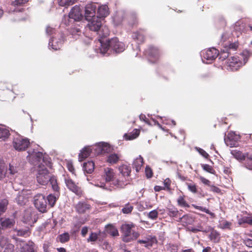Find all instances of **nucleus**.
<instances>
[{
  "label": "nucleus",
  "instance_id": "f3484780",
  "mask_svg": "<svg viewBox=\"0 0 252 252\" xmlns=\"http://www.w3.org/2000/svg\"><path fill=\"white\" fill-rule=\"evenodd\" d=\"M68 17L70 19H74L75 21L80 20L83 18L80 8L77 6L73 7L69 13Z\"/></svg>",
  "mask_w": 252,
  "mask_h": 252
},
{
  "label": "nucleus",
  "instance_id": "2eb2a0df",
  "mask_svg": "<svg viewBox=\"0 0 252 252\" xmlns=\"http://www.w3.org/2000/svg\"><path fill=\"white\" fill-rule=\"evenodd\" d=\"M29 161L33 164H35L37 162L39 161L42 159L43 161L45 162V158L43 157V154L40 152H36L34 150L28 152Z\"/></svg>",
  "mask_w": 252,
  "mask_h": 252
},
{
  "label": "nucleus",
  "instance_id": "20e7f679",
  "mask_svg": "<svg viewBox=\"0 0 252 252\" xmlns=\"http://www.w3.org/2000/svg\"><path fill=\"white\" fill-rule=\"evenodd\" d=\"M37 172L36 180L37 182L42 185L47 184L52 177L45 166L42 164H39Z\"/></svg>",
  "mask_w": 252,
  "mask_h": 252
},
{
  "label": "nucleus",
  "instance_id": "b1692460",
  "mask_svg": "<svg viewBox=\"0 0 252 252\" xmlns=\"http://www.w3.org/2000/svg\"><path fill=\"white\" fill-rule=\"evenodd\" d=\"M15 222V220L13 219L5 218L1 219L0 220V224L3 228H8L13 227Z\"/></svg>",
  "mask_w": 252,
  "mask_h": 252
},
{
  "label": "nucleus",
  "instance_id": "3c124183",
  "mask_svg": "<svg viewBox=\"0 0 252 252\" xmlns=\"http://www.w3.org/2000/svg\"><path fill=\"white\" fill-rule=\"evenodd\" d=\"M211 231L210 234V238L213 240H216L219 236V234L212 228H209V230H208V231Z\"/></svg>",
  "mask_w": 252,
  "mask_h": 252
},
{
  "label": "nucleus",
  "instance_id": "aec40b11",
  "mask_svg": "<svg viewBox=\"0 0 252 252\" xmlns=\"http://www.w3.org/2000/svg\"><path fill=\"white\" fill-rule=\"evenodd\" d=\"M63 43V38L61 37V38L56 39L53 38L49 40V47H51L54 50H57L60 49Z\"/></svg>",
  "mask_w": 252,
  "mask_h": 252
},
{
  "label": "nucleus",
  "instance_id": "13d9d810",
  "mask_svg": "<svg viewBox=\"0 0 252 252\" xmlns=\"http://www.w3.org/2000/svg\"><path fill=\"white\" fill-rule=\"evenodd\" d=\"M29 0H15L12 3V5L14 6H21V5L25 4L28 2Z\"/></svg>",
  "mask_w": 252,
  "mask_h": 252
},
{
  "label": "nucleus",
  "instance_id": "0e129e2a",
  "mask_svg": "<svg viewBox=\"0 0 252 252\" xmlns=\"http://www.w3.org/2000/svg\"><path fill=\"white\" fill-rule=\"evenodd\" d=\"M188 189L193 193L197 192L196 186L194 184H187Z\"/></svg>",
  "mask_w": 252,
  "mask_h": 252
},
{
  "label": "nucleus",
  "instance_id": "5fc2aeb1",
  "mask_svg": "<svg viewBox=\"0 0 252 252\" xmlns=\"http://www.w3.org/2000/svg\"><path fill=\"white\" fill-rule=\"evenodd\" d=\"M232 223L226 220H223L221 223V229H230Z\"/></svg>",
  "mask_w": 252,
  "mask_h": 252
},
{
  "label": "nucleus",
  "instance_id": "c85d7f7f",
  "mask_svg": "<svg viewBox=\"0 0 252 252\" xmlns=\"http://www.w3.org/2000/svg\"><path fill=\"white\" fill-rule=\"evenodd\" d=\"M91 152V149L89 147H85L79 155V161H82L85 158L89 156Z\"/></svg>",
  "mask_w": 252,
  "mask_h": 252
},
{
  "label": "nucleus",
  "instance_id": "393cba45",
  "mask_svg": "<svg viewBox=\"0 0 252 252\" xmlns=\"http://www.w3.org/2000/svg\"><path fill=\"white\" fill-rule=\"evenodd\" d=\"M143 164V158L141 156L136 158L132 163L133 168H134L137 172H139Z\"/></svg>",
  "mask_w": 252,
  "mask_h": 252
},
{
  "label": "nucleus",
  "instance_id": "680f3d73",
  "mask_svg": "<svg viewBox=\"0 0 252 252\" xmlns=\"http://www.w3.org/2000/svg\"><path fill=\"white\" fill-rule=\"evenodd\" d=\"M201 167H202L204 170L209 173H213V169L210 165L207 164H202Z\"/></svg>",
  "mask_w": 252,
  "mask_h": 252
},
{
  "label": "nucleus",
  "instance_id": "09e8293b",
  "mask_svg": "<svg viewBox=\"0 0 252 252\" xmlns=\"http://www.w3.org/2000/svg\"><path fill=\"white\" fill-rule=\"evenodd\" d=\"M69 239V235L68 233H64L59 236L60 241L62 243H65Z\"/></svg>",
  "mask_w": 252,
  "mask_h": 252
},
{
  "label": "nucleus",
  "instance_id": "ddd939ff",
  "mask_svg": "<svg viewBox=\"0 0 252 252\" xmlns=\"http://www.w3.org/2000/svg\"><path fill=\"white\" fill-rule=\"evenodd\" d=\"M88 24H87V27L90 30L96 32V33L100 29L101 26V21L98 16L94 17L90 19V20H87Z\"/></svg>",
  "mask_w": 252,
  "mask_h": 252
},
{
  "label": "nucleus",
  "instance_id": "2f4dec72",
  "mask_svg": "<svg viewBox=\"0 0 252 252\" xmlns=\"http://www.w3.org/2000/svg\"><path fill=\"white\" fill-rule=\"evenodd\" d=\"M234 29L235 31L238 32H243L245 30V22L244 20H239L236 22L234 26Z\"/></svg>",
  "mask_w": 252,
  "mask_h": 252
},
{
  "label": "nucleus",
  "instance_id": "6e6d98bb",
  "mask_svg": "<svg viewBox=\"0 0 252 252\" xmlns=\"http://www.w3.org/2000/svg\"><path fill=\"white\" fill-rule=\"evenodd\" d=\"M111 149L107 143L103 142L102 154L110 152Z\"/></svg>",
  "mask_w": 252,
  "mask_h": 252
},
{
  "label": "nucleus",
  "instance_id": "e433bc0d",
  "mask_svg": "<svg viewBox=\"0 0 252 252\" xmlns=\"http://www.w3.org/2000/svg\"><path fill=\"white\" fill-rule=\"evenodd\" d=\"M25 193V191H23L21 193H19L16 198L17 203L21 205L25 204L28 201L27 198L24 197Z\"/></svg>",
  "mask_w": 252,
  "mask_h": 252
},
{
  "label": "nucleus",
  "instance_id": "412c9836",
  "mask_svg": "<svg viewBox=\"0 0 252 252\" xmlns=\"http://www.w3.org/2000/svg\"><path fill=\"white\" fill-rule=\"evenodd\" d=\"M22 167L18 161L13 160L9 164V170L11 175H14L18 173L21 169Z\"/></svg>",
  "mask_w": 252,
  "mask_h": 252
},
{
  "label": "nucleus",
  "instance_id": "cd10ccee",
  "mask_svg": "<svg viewBox=\"0 0 252 252\" xmlns=\"http://www.w3.org/2000/svg\"><path fill=\"white\" fill-rule=\"evenodd\" d=\"M59 196V193L56 192L54 194H50L46 198L48 201L49 205L53 207Z\"/></svg>",
  "mask_w": 252,
  "mask_h": 252
},
{
  "label": "nucleus",
  "instance_id": "9d476101",
  "mask_svg": "<svg viewBox=\"0 0 252 252\" xmlns=\"http://www.w3.org/2000/svg\"><path fill=\"white\" fill-rule=\"evenodd\" d=\"M22 219L24 223L32 225L36 221L35 212L32 208H28L24 212Z\"/></svg>",
  "mask_w": 252,
  "mask_h": 252
},
{
  "label": "nucleus",
  "instance_id": "dca6fc26",
  "mask_svg": "<svg viewBox=\"0 0 252 252\" xmlns=\"http://www.w3.org/2000/svg\"><path fill=\"white\" fill-rule=\"evenodd\" d=\"M239 46L238 42H234L229 44L228 46H223V49H221V60L226 59L229 55V51L232 50L236 51Z\"/></svg>",
  "mask_w": 252,
  "mask_h": 252
},
{
  "label": "nucleus",
  "instance_id": "bb28decb",
  "mask_svg": "<svg viewBox=\"0 0 252 252\" xmlns=\"http://www.w3.org/2000/svg\"><path fill=\"white\" fill-rule=\"evenodd\" d=\"M193 218L189 215H179L178 221L182 222L184 224H190L193 222Z\"/></svg>",
  "mask_w": 252,
  "mask_h": 252
},
{
  "label": "nucleus",
  "instance_id": "c756f323",
  "mask_svg": "<svg viewBox=\"0 0 252 252\" xmlns=\"http://www.w3.org/2000/svg\"><path fill=\"white\" fill-rule=\"evenodd\" d=\"M231 154L235 158L239 160H245L246 158L245 154H243L242 152L237 150H231Z\"/></svg>",
  "mask_w": 252,
  "mask_h": 252
},
{
  "label": "nucleus",
  "instance_id": "9b49d317",
  "mask_svg": "<svg viewBox=\"0 0 252 252\" xmlns=\"http://www.w3.org/2000/svg\"><path fill=\"white\" fill-rule=\"evenodd\" d=\"M240 137L239 135L236 134L233 132H230L225 134L224 137V141L227 146L230 147H237L238 145V141Z\"/></svg>",
  "mask_w": 252,
  "mask_h": 252
},
{
  "label": "nucleus",
  "instance_id": "7ed1b4c3",
  "mask_svg": "<svg viewBox=\"0 0 252 252\" xmlns=\"http://www.w3.org/2000/svg\"><path fill=\"white\" fill-rule=\"evenodd\" d=\"M116 174L113 169L110 167H105L101 174L102 179L106 183L112 182V184L118 188H124L127 185L123 180L118 179L115 180Z\"/></svg>",
  "mask_w": 252,
  "mask_h": 252
},
{
  "label": "nucleus",
  "instance_id": "0eeeda50",
  "mask_svg": "<svg viewBox=\"0 0 252 252\" xmlns=\"http://www.w3.org/2000/svg\"><path fill=\"white\" fill-rule=\"evenodd\" d=\"M33 203L35 208L40 212L47 211V203L46 197L41 193H37L34 196Z\"/></svg>",
  "mask_w": 252,
  "mask_h": 252
},
{
  "label": "nucleus",
  "instance_id": "c9c22d12",
  "mask_svg": "<svg viewBox=\"0 0 252 252\" xmlns=\"http://www.w3.org/2000/svg\"><path fill=\"white\" fill-rule=\"evenodd\" d=\"M119 159V157L117 154H112L109 155L107 159V161L109 163L113 164L116 163Z\"/></svg>",
  "mask_w": 252,
  "mask_h": 252
},
{
  "label": "nucleus",
  "instance_id": "338daca9",
  "mask_svg": "<svg viewBox=\"0 0 252 252\" xmlns=\"http://www.w3.org/2000/svg\"><path fill=\"white\" fill-rule=\"evenodd\" d=\"M67 168L68 170L72 174H74L75 169L72 162L68 161L66 163Z\"/></svg>",
  "mask_w": 252,
  "mask_h": 252
},
{
  "label": "nucleus",
  "instance_id": "39448f33",
  "mask_svg": "<svg viewBox=\"0 0 252 252\" xmlns=\"http://www.w3.org/2000/svg\"><path fill=\"white\" fill-rule=\"evenodd\" d=\"M133 227H134L133 224H124L122 225L121 229L124 234L123 237L124 242H128L138 237L139 234L132 231V228Z\"/></svg>",
  "mask_w": 252,
  "mask_h": 252
},
{
  "label": "nucleus",
  "instance_id": "6ab92c4d",
  "mask_svg": "<svg viewBox=\"0 0 252 252\" xmlns=\"http://www.w3.org/2000/svg\"><path fill=\"white\" fill-rule=\"evenodd\" d=\"M119 170L120 173L122 174V176L125 177V180L123 181L126 183H127V184H128V176L130 175L131 172V168L130 166L127 165H122L119 167Z\"/></svg>",
  "mask_w": 252,
  "mask_h": 252
},
{
  "label": "nucleus",
  "instance_id": "473e14b6",
  "mask_svg": "<svg viewBox=\"0 0 252 252\" xmlns=\"http://www.w3.org/2000/svg\"><path fill=\"white\" fill-rule=\"evenodd\" d=\"M148 54L151 58H154L156 59L158 57V51L157 48L153 46L150 47L148 49Z\"/></svg>",
  "mask_w": 252,
  "mask_h": 252
},
{
  "label": "nucleus",
  "instance_id": "e2e57ef3",
  "mask_svg": "<svg viewBox=\"0 0 252 252\" xmlns=\"http://www.w3.org/2000/svg\"><path fill=\"white\" fill-rule=\"evenodd\" d=\"M14 246L12 244L10 243L4 247L3 252H14Z\"/></svg>",
  "mask_w": 252,
  "mask_h": 252
},
{
  "label": "nucleus",
  "instance_id": "bf43d9fd",
  "mask_svg": "<svg viewBox=\"0 0 252 252\" xmlns=\"http://www.w3.org/2000/svg\"><path fill=\"white\" fill-rule=\"evenodd\" d=\"M98 238L97 234L95 233L92 232L89 237L88 238V242H94Z\"/></svg>",
  "mask_w": 252,
  "mask_h": 252
},
{
  "label": "nucleus",
  "instance_id": "4c0bfd02",
  "mask_svg": "<svg viewBox=\"0 0 252 252\" xmlns=\"http://www.w3.org/2000/svg\"><path fill=\"white\" fill-rule=\"evenodd\" d=\"M133 38L139 43H142L144 41V36L140 32H137L133 33Z\"/></svg>",
  "mask_w": 252,
  "mask_h": 252
},
{
  "label": "nucleus",
  "instance_id": "49530a36",
  "mask_svg": "<svg viewBox=\"0 0 252 252\" xmlns=\"http://www.w3.org/2000/svg\"><path fill=\"white\" fill-rule=\"evenodd\" d=\"M76 0H60L59 4L62 6H68L73 4Z\"/></svg>",
  "mask_w": 252,
  "mask_h": 252
},
{
  "label": "nucleus",
  "instance_id": "a19ab883",
  "mask_svg": "<svg viewBox=\"0 0 252 252\" xmlns=\"http://www.w3.org/2000/svg\"><path fill=\"white\" fill-rule=\"evenodd\" d=\"M238 222L240 224L244 223L252 224V217L247 216L243 217L239 219Z\"/></svg>",
  "mask_w": 252,
  "mask_h": 252
},
{
  "label": "nucleus",
  "instance_id": "7c9ffc66",
  "mask_svg": "<svg viewBox=\"0 0 252 252\" xmlns=\"http://www.w3.org/2000/svg\"><path fill=\"white\" fill-rule=\"evenodd\" d=\"M106 231L107 233L112 236H117L119 235V232L117 229L112 224H108L106 227Z\"/></svg>",
  "mask_w": 252,
  "mask_h": 252
},
{
  "label": "nucleus",
  "instance_id": "052dcab7",
  "mask_svg": "<svg viewBox=\"0 0 252 252\" xmlns=\"http://www.w3.org/2000/svg\"><path fill=\"white\" fill-rule=\"evenodd\" d=\"M178 249V246L173 244H169L167 248L169 252H177Z\"/></svg>",
  "mask_w": 252,
  "mask_h": 252
},
{
  "label": "nucleus",
  "instance_id": "6e6552de",
  "mask_svg": "<svg viewBox=\"0 0 252 252\" xmlns=\"http://www.w3.org/2000/svg\"><path fill=\"white\" fill-rule=\"evenodd\" d=\"M30 144L28 138H23L22 136L17 135L14 138L13 145L15 150L17 151L25 150Z\"/></svg>",
  "mask_w": 252,
  "mask_h": 252
},
{
  "label": "nucleus",
  "instance_id": "4468645a",
  "mask_svg": "<svg viewBox=\"0 0 252 252\" xmlns=\"http://www.w3.org/2000/svg\"><path fill=\"white\" fill-rule=\"evenodd\" d=\"M96 3H90L85 6V17L86 20H90L95 16V11L97 8Z\"/></svg>",
  "mask_w": 252,
  "mask_h": 252
},
{
  "label": "nucleus",
  "instance_id": "603ef678",
  "mask_svg": "<svg viewBox=\"0 0 252 252\" xmlns=\"http://www.w3.org/2000/svg\"><path fill=\"white\" fill-rule=\"evenodd\" d=\"M49 181L52 185L53 190L56 191V192H59V188L57 184L56 180L51 178V179Z\"/></svg>",
  "mask_w": 252,
  "mask_h": 252
},
{
  "label": "nucleus",
  "instance_id": "4d7b16f0",
  "mask_svg": "<svg viewBox=\"0 0 252 252\" xmlns=\"http://www.w3.org/2000/svg\"><path fill=\"white\" fill-rule=\"evenodd\" d=\"M245 165L249 169H252V157L245 158Z\"/></svg>",
  "mask_w": 252,
  "mask_h": 252
},
{
  "label": "nucleus",
  "instance_id": "a211bd4d",
  "mask_svg": "<svg viewBox=\"0 0 252 252\" xmlns=\"http://www.w3.org/2000/svg\"><path fill=\"white\" fill-rule=\"evenodd\" d=\"M75 208L79 214H84L91 209V206L86 202L81 201L76 204Z\"/></svg>",
  "mask_w": 252,
  "mask_h": 252
},
{
  "label": "nucleus",
  "instance_id": "1a4fd4ad",
  "mask_svg": "<svg viewBox=\"0 0 252 252\" xmlns=\"http://www.w3.org/2000/svg\"><path fill=\"white\" fill-rule=\"evenodd\" d=\"M16 246L20 252H35L34 245L32 241H25L17 240Z\"/></svg>",
  "mask_w": 252,
  "mask_h": 252
},
{
  "label": "nucleus",
  "instance_id": "ea45409f",
  "mask_svg": "<svg viewBox=\"0 0 252 252\" xmlns=\"http://www.w3.org/2000/svg\"><path fill=\"white\" fill-rule=\"evenodd\" d=\"M10 243L8 238L5 236H0V246L3 248Z\"/></svg>",
  "mask_w": 252,
  "mask_h": 252
},
{
  "label": "nucleus",
  "instance_id": "8fccbe9b",
  "mask_svg": "<svg viewBox=\"0 0 252 252\" xmlns=\"http://www.w3.org/2000/svg\"><path fill=\"white\" fill-rule=\"evenodd\" d=\"M133 208L132 206L127 204L122 209V212L124 214H129L131 212Z\"/></svg>",
  "mask_w": 252,
  "mask_h": 252
},
{
  "label": "nucleus",
  "instance_id": "f257e3e1",
  "mask_svg": "<svg viewBox=\"0 0 252 252\" xmlns=\"http://www.w3.org/2000/svg\"><path fill=\"white\" fill-rule=\"evenodd\" d=\"M98 43L100 46L95 50L97 53H100L103 55L107 53L110 49H112L117 53L122 52L125 50V45L124 43L120 42L117 38H112L105 43L99 40Z\"/></svg>",
  "mask_w": 252,
  "mask_h": 252
},
{
  "label": "nucleus",
  "instance_id": "79ce46f5",
  "mask_svg": "<svg viewBox=\"0 0 252 252\" xmlns=\"http://www.w3.org/2000/svg\"><path fill=\"white\" fill-rule=\"evenodd\" d=\"M168 215L172 217H178L181 215L179 211L175 208H168Z\"/></svg>",
  "mask_w": 252,
  "mask_h": 252
},
{
  "label": "nucleus",
  "instance_id": "a18cd8bd",
  "mask_svg": "<svg viewBox=\"0 0 252 252\" xmlns=\"http://www.w3.org/2000/svg\"><path fill=\"white\" fill-rule=\"evenodd\" d=\"M8 203L6 199L2 200L0 202V215L5 211Z\"/></svg>",
  "mask_w": 252,
  "mask_h": 252
},
{
  "label": "nucleus",
  "instance_id": "a878e982",
  "mask_svg": "<svg viewBox=\"0 0 252 252\" xmlns=\"http://www.w3.org/2000/svg\"><path fill=\"white\" fill-rule=\"evenodd\" d=\"M83 170L85 172L89 174L92 173L94 169V163L92 161H89L83 164Z\"/></svg>",
  "mask_w": 252,
  "mask_h": 252
},
{
  "label": "nucleus",
  "instance_id": "de8ad7c7",
  "mask_svg": "<svg viewBox=\"0 0 252 252\" xmlns=\"http://www.w3.org/2000/svg\"><path fill=\"white\" fill-rule=\"evenodd\" d=\"M158 213L157 210H154L148 214V217L153 220H155L158 218Z\"/></svg>",
  "mask_w": 252,
  "mask_h": 252
},
{
  "label": "nucleus",
  "instance_id": "c03bdc74",
  "mask_svg": "<svg viewBox=\"0 0 252 252\" xmlns=\"http://www.w3.org/2000/svg\"><path fill=\"white\" fill-rule=\"evenodd\" d=\"M14 231L16 232L17 235L19 236L27 237L29 235V231L28 229H15Z\"/></svg>",
  "mask_w": 252,
  "mask_h": 252
},
{
  "label": "nucleus",
  "instance_id": "37998d69",
  "mask_svg": "<svg viewBox=\"0 0 252 252\" xmlns=\"http://www.w3.org/2000/svg\"><path fill=\"white\" fill-rule=\"evenodd\" d=\"M103 142H99L94 145L92 150L95 151V154L99 155L102 154Z\"/></svg>",
  "mask_w": 252,
  "mask_h": 252
},
{
  "label": "nucleus",
  "instance_id": "58836bf2",
  "mask_svg": "<svg viewBox=\"0 0 252 252\" xmlns=\"http://www.w3.org/2000/svg\"><path fill=\"white\" fill-rule=\"evenodd\" d=\"M6 169L3 160L0 158V180H2L5 177Z\"/></svg>",
  "mask_w": 252,
  "mask_h": 252
},
{
  "label": "nucleus",
  "instance_id": "f704fd0d",
  "mask_svg": "<svg viewBox=\"0 0 252 252\" xmlns=\"http://www.w3.org/2000/svg\"><path fill=\"white\" fill-rule=\"evenodd\" d=\"M9 135V130L5 127L0 126V139L5 140Z\"/></svg>",
  "mask_w": 252,
  "mask_h": 252
},
{
  "label": "nucleus",
  "instance_id": "f8f14e48",
  "mask_svg": "<svg viewBox=\"0 0 252 252\" xmlns=\"http://www.w3.org/2000/svg\"><path fill=\"white\" fill-rule=\"evenodd\" d=\"M65 183L67 188L80 197L83 194V191L81 188L76 184L72 179L69 178H65Z\"/></svg>",
  "mask_w": 252,
  "mask_h": 252
},
{
  "label": "nucleus",
  "instance_id": "4be33fe9",
  "mask_svg": "<svg viewBox=\"0 0 252 252\" xmlns=\"http://www.w3.org/2000/svg\"><path fill=\"white\" fill-rule=\"evenodd\" d=\"M138 242L144 244L145 247L149 248L152 247L154 244L156 243L157 239L155 237L149 236L143 240H138Z\"/></svg>",
  "mask_w": 252,
  "mask_h": 252
},
{
  "label": "nucleus",
  "instance_id": "5701e85b",
  "mask_svg": "<svg viewBox=\"0 0 252 252\" xmlns=\"http://www.w3.org/2000/svg\"><path fill=\"white\" fill-rule=\"evenodd\" d=\"M109 13V8L107 5H101L98 7L97 14L98 17L104 18L108 15Z\"/></svg>",
  "mask_w": 252,
  "mask_h": 252
},
{
  "label": "nucleus",
  "instance_id": "69168bd1",
  "mask_svg": "<svg viewBox=\"0 0 252 252\" xmlns=\"http://www.w3.org/2000/svg\"><path fill=\"white\" fill-rule=\"evenodd\" d=\"M195 149L203 157L205 158H208L209 155L204 150L197 147H196Z\"/></svg>",
  "mask_w": 252,
  "mask_h": 252
},
{
  "label": "nucleus",
  "instance_id": "864d4df0",
  "mask_svg": "<svg viewBox=\"0 0 252 252\" xmlns=\"http://www.w3.org/2000/svg\"><path fill=\"white\" fill-rule=\"evenodd\" d=\"M178 203L179 205L183 207H189L188 204L185 200L184 197L183 196H180L177 200Z\"/></svg>",
  "mask_w": 252,
  "mask_h": 252
},
{
  "label": "nucleus",
  "instance_id": "72a5a7b5",
  "mask_svg": "<svg viewBox=\"0 0 252 252\" xmlns=\"http://www.w3.org/2000/svg\"><path fill=\"white\" fill-rule=\"evenodd\" d=\"M97 34L101 37H106L109 35V30L108 27L101 25L100 29L97 32Z\"/></svg>",
  "mask_w": 252,
  "mask_h": 252
},
{
  "label": "nucleus",
  "instance_id": "f03ea898",
  "mask_svg": "<svg viewBox=\"0 0 252 252\" xmlns=\"http://www.w3.org/2000/svg\"><path fill=\"white\" fill-rule=\"evenodd\" d=\"M247 61L248 58L244 57L243 54L240 56L232 57L225 61L223 68L228 71H237L244 65Z\"/></svg>",
  "mask_w": 252,
  "mask_h": 252
},
{
  "label": "nucleus",
  "instance_id": "774afa93",
  "mask_svg": "<svg viewBox=\"0 0 252 252\" xmlns=\"http://www.w3.org/2000/svg\"><path fill=\"white\" fill-rule=\"evenodd\" d=\"M244 243L247 247L252 248V239H246L244 240Z\"/></svg>",
  "mask_w": 252,
  "mask_h": 252
},
{
  "label": "nucleus",
  "instance_id": "423d86ee",
  "mask_svg": "<svg viewBox=\"0 0 252 252\" xmlns=\"http://www.w3.org/2000/svg\"><path fill=\"white\" fill-rule=\"evenodd\" d=\"M219 54V51L215 48L204 50L201 52L202 62L210 63L218 56Z\"/></svg>",
  "mask_w": 252,
  "mask_h": 252
}]
</instances>
